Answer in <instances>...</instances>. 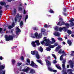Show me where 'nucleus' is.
<instances>
[{"label":"nucleus","mask_w":74,"mask_h":74,"mask_svg":"<svg viewBox=\"0 0 74 74\" xmlns=\"http://www.w3.org/2000/svg\"><path fill=\"white\" fill-rule=\"evenodd\" d=\"M15 36V35L12 34V35H9V36L7 35L5 36V39L6 41H9L10 40H13L14 37Z\"/></svg>","instance_id":"nucleus-1"},{"label":"nucleus","mask_w":74,"mask_h":74,"mask_svg":"<svg viewBox=\"0 0 74 74\" xmlns=\"http://www.w3.org/2000/svg\"><path fill=\"white\" fill-rule=\"evenodd\" d=\"M30 70L29 71L30 73H34L35 71L33 69H31L29 67H27L26 69H24L22 70V71L25 72V73H27L28 71Z\"/></svg>","instance_id":"nucleus-2"},{"label":"nucleus","mask_w":74,"mask_h":74,"mask_svg":"<svg viewBox=\"0 0 74 74\" xmlns=\"http://www.w3.org/2000/svg\"><path fill=\"white\" fill-rule=\"evenodd\" d=\"M31 53L32 55H34L35 54L36 58L38 59H40V56H39L37 51H32Z\"/></svg>","instance_id":"nucleus-3"},{"label":"nucleus","mask_w":74,"mask_h":74,"mask_svg":"<svg viewBox=\"0 0 74 74\" xmlns=\"http://www.w3.org/2000/svg\"><path fill=\"white\" fill-rule=\"evenodd\" d=\"M22 16L20 15L19 14V13L17 14L15 17V22H16L17 21V20L18 19V22H19L21 21V19H22Z\"/></svg>","instance_id":"nucleus-4"},{"label":"nucleus","mask_w":74,"mask_h":74,"mask_svg":"<svg viewBox=\"0 0 74 74\" xmlns=\"http://www.w3.org/2000/svg\"><path fill=\"white\" fill-rule=\"evenodd\" d=\"M5 68V66H3V65H1L0 66V74H5V71H3L1 70H4Z\"/></svg>","instance_id":"nucleus-5"},{"label":"nucleus","mask_w":74,"mask_h":74,"mask_svg":"<svg viewBox=\"0 0 74 74\" xmlns=\"http://www.w3.org/2000/svg\"><path fill=\"white\" fill-rule=\"evenodd\" d=\"M30 66L34 68H37V67H38V66L37 65L35 64L33 61H31V63L30 64Z\"/></svg>","instance_id":"nucleus-6"},{"label":"nucleus","mask_w":74,"mask_h":74,"mask_svg":"<svg viewBox=\"0 0 74 74\" xmlns=\"http://www.w3.org/2000/svg\"><path fill=\"white\" fill-rule=\"evenodd\" d=\"M45 41L46 42L45 44V46H50V45L51 44H50V43H49V41H50L49 39H48L47 40V39H45Z\"/></svg>","instance_id":"nucleus-7"},{"label":"nucleus","mask_w":74,"mask_h":74,"mask_svg":"<svg viewBox=\"0 0 74 74\" xmlns=\"http://www.w3.org/2000/svg\"><path fill=\"white\" fill-rule=\"evenodd\" d=\"M65 22H64L63 21H62L61 22L60 21L58 22L57 25H59V26H62V25H65Z\"/></svg>","instance_id":"nucleus-8"},{"label":"nucleus","mask_w":74,"mask_h":74,"mask_svg":"<svg viewBox=\"0 0 74 74\" xmlns=\"http://www.w3.org/2000/svg\"><path fill=\"white\" fill-rule=\"evenodd\" d=\"M17 31L16 32V33L17 35H18L19 32H21V30L19 28V27H17L16 28Z\"/></svg>","instance_id":"nucleus-9"},{"label":"nucleus","mask_w":74,"mask_h":74,"mask_svg":"<svg viewBox=\"0 0 74 74\" xmlns=\"http://www.w3.org/2000/svg\"><path fill=\"white\" fill-rule=\"evenodd\" d=\"M45 61L46 62V63L48 66H51V62L49 61L48 60L46 59L45 60Z\"/></svg>","instance_id":"nucleus-10"},{"label":"nucleus","mask_w":74,"mask_h":74,"mask_svg":"<svg viewBox=\"0 0 74 74\" xmlns=\"http://www.w3.org/2000/svg\"><path fill=\"white\" fill-rule=\"evenodd\" d=\"M60 34V33L56 32H55L54 35L56 36H57V37H59L60 36V34Z\"/></svg>","instance_id":"nucleus-11"},{"label":"nucleus","mask_w":74,"mask_h":74,"mask_svg":"<svg viewBox=\"0 0 74 74\" xmlns=\"http://www.w3.org/2000/svg\"><path fill=\"white\" fill-rule=\"evenodd\" d=\"M31 44L32 46L33 47H36V43L35 42H34V41L32 42Z\"/></svg>","instance_id":"nucleus-12"},{"label":"nucleus","mask_w":74,"mask_h":74,"mask_svg":"<svg viewBox=\"0 0 74 74\" xmlns=\"http://www.w3.org/2000/svg\"><path fill=\"white\" fill-rule=\"evenodd\" d=\"M35 42L36 44L38 46H39L40 45V42L39 41V40H37L35 41Z\"/></svg>","instance_id":"nucleus-13"},{"label":"nucleus","mask_w":74,"mask_h":74,"mask_svg":"<svg viewBox=\"0 0 74 74\" xmlns=\"http://www.w3.org/2000/svg\"><path fill=\"white\" fill-rule=\"evenodd\" d=\"M69 62L70 63V66H71V67H72V68H73V62H72V61H69Z\"/></svg>","instance_id":"nucleus-14"},{"label":"nucleus","mask_w":74,"mask_h":74,"mask_svg":"<svg viewBox=\"0 0 74 74\" xmlns=\"http://www.w3.org/2000/svg\"><path fill=\"white\" fill-rule=\"evenodd\" d=\"M49 12L50 13H51V14H54V13H55V12L52 10V9H50L49 11Z\"/></svg>","instance_id":"nucleus-15"},{"label":"nucleus","mask_w":74,"mask_h":74,"mask_svg":"<svg viewBox=\"0 0 74 74\" xmlns=\"http://www.w3.org/2000/svg\"><path fill=\"white\" fill-rule=\"evenodd\" d=\"M39 50L40 51V52H43V48H42V47L40 46V48L39 49Z\"/></svg>","instance_id":"nucleus-16"},{"label":"nucleus","mask_w":74,"mask_h":74,"mask_svg":"<svg viewBox=\"0 0 74 74\" xmlns=\"http://www.w3.org/2000/svg\"><path fill=\"white\" fill-rule=\"evenodd\" d=\"M44 27H45V28H48V27H51V25H48L47 24H45L44 26Z\"/></svg>","instance_id":"nucleus-17"},{"label":"nucleus","mask_w":74,"mask_h":74,"mask_svg":"<svg viewBox=\"0 0 74 74\" xmlns=\"http://www.w3.org/2000/svg\"><path fill=\"white\" fill-rule=\"evenodd\" d=\"M0 4L1 5H5L6 4V3H5V2H0Z\"/></svg>","instance_id":"nucleus-18"},{"label":"nucleus","mask_w":74,"mask_h":74,"mask_svg":"<svg viewBox=\"0 0 74 74\" xmlns=\"http://www.w3.org/2000/svg\"><path fill=\"white\" fill-rule=\"evenodd\" d=\"M12 62L13 65L14 64L16 63V61L14 59H12Z\"/></svg>","instance_id":"nucleus-19"},{"label":"nucleus","mask_w":74,"mask_h":74,"mask_svg":"<svg viewBox=\"0 0 74 74\" xmlns=\"http://www.w3.org/2000/svg\"><path fill=\"white\" fill-rule=\"evenodd\" d=\"M32 29L34 30H38V28L37 27H33L32 28Z\"/></svg>","instance_id":"nucleus-20"},{"label":"nucleus","mask_w":74,"mask_h":74,"mask_svg":"<svg viewBox=\"0 0 74 74\" xmlns=\"http://www.w3.org/2000/svg\"><path fill=\"white\" fill-rule=\"evenodd\" d=\"M48 69L49 71H53V70H52V68L50 66H48Z\"/></svg>","instance_id":"nucleus-21"},{"label":"nucleus","mask_w":74,"mask_h":74,"mask_svg":"<svg viewBox=\"0 0 74 74\" xmlns=\"http://www.w3.org/2000/svg\"><path fill=\"white\" fill-rule=\"evenodd\" d=\"M69 45H71L72 44L71 41V40H68L67 41Z\"/></svg>","instance_id":"nucleus-22"},{"label":"nucleus","mask_w":74,"mask_h":74,"mask_svg":"<svg viewBox=\"0 0 74 74\" xmlns=\"http://www.w3.org/2000/svg\"><path fill=\"white\" fill-rule=\"evenodd\" d=\"M63 54H62L61 55V56L60 58V60H63Z\"/></svg>","instance_id":"nucleus-23"},{"label":"nucleus","mask_w":74,"mask_h":74,"mask_svg":"<svg viewBox=\"0 0 74 74\" xmlns=\"http://www.w3.org/2000/svg\"><path fill=\"white\" fill-rule=\"evenodd\" d=\"M36 38H37L38 36V34L37 32H36L34 34Z\"/></svg>","instance_id":"nucleus-24"},{"label":"nucleus","mask_w":74,"mask_h":74,"mask_svg":"<svg viewBox=\"0 0 74 74\" xmlns=\"http://www.w3.org/2000/svg\"><path fill=\"white\" fill-rule=\"evenodd\" d=\"M56 67L58 69H59V70H62V68H61V67H60V66H58V65H56Z\"/></svg>","instance_id":"nucleus-25"},{"label":"nucleus","mask_w":74,"mask_h":74,"mask_svg":"<svg viewBox=\"0 0 74 74\" xmlns=\"http://www.w3.org/2000/svg\"><path fill=\"white\" fill-rule=\"evenodd\" d=\"M49 48H53L55 47V46L54 45H50L49 47Z\"/></svg>","instance_id":"nucleus-26"},{"label":"nucleus","mask_w":74,"mask_h":74,"mask_svg":"<svg viewBox=\"0 0 74 74\" xmlns=\"http://www.w3.org/2000/svg\"><path fill=\"white\" fill-rule=\"evenodd\" d=\"M67 33L69 34V35H70V34H71L72 32L71 31H70L69 30H67Z\"/></svg>","instance_id":"nucleus-27"},{"label":"nucleus","mask_w":74,"mask_h":74,"mask_svg":"<svg viewBox=\"0 0 74 74\" xmlns=\"http://www.w3.org/2000/svg\"><path fill=\"white\" fill-rule=\"evenodd\" d=\"M42 36V34L40 33L39 34V35H38V38H41Z\"/></svg>","instance_id":"nucleus-28"},{"label":"nucleus","mask_w":74,"mask_h":74,"mask_svg":"<svg viewBox=\"0 0 74 74\" xmlns=\"http://www.w3.org/2000/svg\"><path fill=\"white\" fill-rule=\"evenodd\" d=\"M52 56H53V57H54V58L55 59V60H56V56L55 55V54H52Z\"/></svg>","instance_id":"nucleus-29"},{"label":"nucleus","mask_w":74,"mask_h":74,"mask_svg":"<svg viewBox=\"0 0 74 74\" xmlns=\"http://www.w3.org/2000/svg\"><path fill=\"white\" fill-rule=\"evenodd\" d=\"M46 49L47 51H50L51 50V49L49 47L46 48Z\"/></svg>","instance_id":"nucleus-30"},{"label":"nucleus","mask_w":74,"mask_h":74,"mask_svg":"<svg viewBox=\"0 0 74 74\" xmlns=\"http://www.w3.org/2000/svg\"><path fill=\"white\" fill-rule=\"evenodd\" d=\"M14 16H15V14H16V9H14Z\"/></svg>","instance_id":"nucleus-31"},{"label":"nucleus","mask_w":74,"mask_h":74,"mask_svg":"<svg viewBox=\"0 0 74 74\" xmlns=\"http://www.w3.org/2000/svg\"><path fill=\"white\" fill-rule=\"evenodd\" d=\"M55 29L56 31H59V27H56L55 28Z\"/></svg>","instance_id":"nucleus-32"},{"label":"nucleus","mask_w":74,"mask_h":74,"mask_svg":"<svg viewBox=\"0 0 74 74\" xmlns=\"http://www.w3.org/2000/svg\"><path fill=\"white\" fill-rule=\"evenodd\" d=\"M65 25H66V26H67V28L68 29L69 27V24L68 23H65Z\"/></svg>","instance_id":"nucleus-33"},{"label":"nucleus","mask_w":74,"mask_h":74,"mask_svg":"<svg viewBox=\"0 0 74 74\" xmlns=\"http://www.w3.org/2000/svg\"><path fill=\"white\" fill-rule=\"evenodd\" d=\"M45 40H43L41 42V44H42V45H44L45 44V42H44Z\"/></svg>","instance_id":"nucleus-34"},{"label":"nucleus","mask_w":74,"mask_h":74,"mask_svg":"<svg viewBox=\"0 0 74 74\" xmlns=\"http://www.w3.org/2000/svg\"><path fill=\"white\" fill-rule=\"evenodd\" d=\"M58 29L60 32H62V30L63 29V27L62 28L61 27H60V28H59Z\"/></svg>","instance_id":"nucleus-35"},{"label":"nucleus","mask_w":74,"mask_h":74,"mask_svg":"<svg viewBox=\"0 0 74 74\" xmlns=\"http://www.w3.org/2000/svg\"><path fill=\"white\" fill-rule=\"evenodd\" d=\"M57 38L59 41H63V39L60 37L58 38Z\"/></svg>","instance_id":"nucleus-36"},{"label":"nucleus","mask_w":74,"mask_h":74,"mask_svg":"<svg viewBox=\"0 0 74 74\" xmlns=\"http://www.w3.org/2000/svg\"><path fill=\"white\" fill-rule=\"evenodd\" d=\"M20 26H23V21H21V22L20 23Z\"/></svg>","instance_id":"nucleus-37"},{"label":"nucleus","mask_w":74,"mask_h":74,"mask_svg":"<svg viewBox=\"0 0 74 74\" xmlns=\"http://www.w3.org/2000/svg\"><path fill=\"white\" fill-rule=\"evenodd\" d=\"M27 63H29V64H30V60L29 59H27Z\"/></svg>","instance_id":"nucleus-38"},{"label":"nucleus","mask_w":74,"mask_h":74,"mask_svg":"<svg viewBox=\"0 0 74 74\" xmlns=\"http://www.w3.org/2000/svg\"><path fill=\"white\" fill-rule=\"evenodd\" d=\"M22 10H23V9L22 8L20 7L18 8L19 11H22Z\"/></svg>","instance_id":"nucleus-39"},{"label":"nucleus","mask_w":74,"mask_h":74,"mask_svg":"<svg viewBox=\"0 0 74 74\" xmlns=\"http://www.w3.org/2000/svg\"><path fill=\"white\" fill-rule=\"evenodd\" d=\"M63 10L65 12H66L67 9L66 8H64L63 9Z\"/></svg>","instance_id":"nucleus-40"},{"label":"nucleus","mask_w":74,"mask_h":74,"mask_svg":"<svg viewBox=\"0 0 74 74\" xmlns=\"http://www.w3.org/2000/svg\"><path fill=\"white\" fill-rule=\"evenodd\" d=\"M62 66L64 69H65V67H66V66H65V64H62Z\"/></svg>","instance_id":"nucleus-41"},{"label":"nucleus","mask_w":74,"mask_h":74,"mask_svg":"<svg viewBox=\"0 0 74 74\" xmlns=\"http://www.w3.org/2000/svg\"><path fill=\"white\" fill-rule=\"evenodd\" d=\"M51 40L53 42H56V40H55V39L53 38L51 39Z\"/></svg>","instance_id":"nucleus-42"},{"label":"nucleus","mask_w":74,"mask_h":74,"mask_svg":"<svg viewBox=\"0 0 74 74\" xmlns=\"http://www.w3.org/2000/svg\"><path fill=\"white\" fill-rule=\"evenodd\" d=\"M45 32V29H42L41 30V32L42 33H44Z\"/></svg>","instance_id":"nucleus-43"},{"label":"nucleus","mask_w":74,"mask_h":74,"mask_svg":"<svg viewBox=\"0 0 74 74\" xmlns=\"http://www.w3.org/2000/svg\"><path fill=\"white\" fill-rule=\"evenodd\" d=\"M65 63H66V60H63L62 63H63V64H65Z\"/></svg>","instance_id":"nucleus-44"},{"label":"nucleus","mask_w":74,"mask_h":74,"mask_svg":"<svg viewBox=\"0 0 74 74\" xmlns=\"http://www.w3.org/2000/svg\"><path fill=\"white\" fill-rule=\"evenodd\" d=\"M63 14L65 16H67V13H64L63 12Z\"/></svg>","instance_id":"nucleus-45"},{"label":"nucleus","mask_w":74,"mask_h":74,"mask_svg":"<svg viewBox=\"0 0 74 74\" xmlns=\"http://www.w3.org/2000/svg\"><path fill=\"white\" fill-rule=\"evenodd\" d=\"M12 28L13 27H12L11 25L9 26L8 27V29H12Z\"/></svg>","instance_id":"nucleus-46"},{"label":"nucleus","mask_w":74,"mask_h":74,"mask_svg":"<svg viewBox=\"0 0 74 74\" xmlns=\"http://www.w3.org/2000/svg\"><path fill=\"white\" fill-rule=\"evenodd\" d=\"M63 28L64 29V32H67V29H66V28L65 27H63Z\"/></svg>","instance_id":"nucleus-47"},{"label":"nucleus","mask_w":74,"mask_h":74,"mask_svg":"<svg viewBox=\"0 0 74 74\" xmlns=\"http://www.w3.org/2000/svg\"><path fill=\"white\" fill-rule=\"evenodd\" d=\"M59 21H60V22H62V21H63V18H59Z\"/></svg>","instance_id":"nucleus-48"},{"label":"nucleus","mask_w":74,"mask_h":74,"mask_svg":"<svg viewBox=\"0 0 74 74\" xmlns=\"http://www.w3.org/2000/svg\"><path fill=\"white\" fill-rule=\"evenodd\" d=\"M36 61L38 62V63H41V60H36Z\"/></svg>","instance_id":"nucleus-49"},{"label":"nucleus","mask_w":74,"mask_h":74,"mask_svg":"<svg viewBox=\"0 0 74 74\" xmlns=\"http://www.w3.org/2000/svg\"><path fill=\"white\" fill-rule=\"evenodd\" d=\"M71 25L72 26H74V23L73 22L71 23Z\"/></svg>","instance_id":"nucleus-50"},{"label":"nucleus","mask_w":74,"mask_h":74,"mask_svg":"<svg viewBox=\"0 0 74 74\" xmlns=\"http://www.w3.org/2000/svg\"><path fill=\"white\" fill-rule=\"evenodd\" d=\"M21 59L22 60H24V58L23 57V56H22L21 57Z\"/></svg>","instance_id":"nucleus-51"},{"label":"nucleus","mask_w":74,"mask_h":74,"mask_svg":"<svg viewBox=\"0 0 74 74\" xmlns=\"http://www.w3.org/2000/svg\"><path fill=\"white\" fill-rule=\"evenodd\" d=\"M8 24L4 25H3L4 27H8Z\"/></svg>","instance_id":"nucleus-52"},{"label":"nucleus","mask_w":74,"mask_h":74,"mask_svg":"<svg viewBox=\"0 0 74 74\" xmlns=\"http://www.w3.org/2000/svg\"><path fill=\"white\" fill-rule=\"evenodd\" d=\"M14 26H15V23H13L12 24L11 26L12 27H14Z\"/></svg>","instance_id":"nucleus-53"},{"label":"nucleus","mask_w":74,"mask_h":74,"mask_svg":"<svg viewBox=\"0 0 74 74\" xmlns=\"http://www.w3.org/2000/svg\"><path fill=\"white\" fill-rule=\"evenodd\" d=\"M74 19H73V20H70L69 21V22H71V23H72V22H73V21H74Z\"/></svg>","instance_id":"nucleus-54"},{"label":"nucleus","mask_w":74,"mask_h":74,"mask_svg":"<svg viewBox=\"0 0 74 74\" xmlns=\"http://www.w3.org/2000/svg\"><path fill=\"white\" fill-rule=\"evenodd\" d=\"M53 63H54L55 64H56V63H57L56 60H54L53 61Z\"/></svg>","instance_id":"nucleus-55"},{"label":"nucleus","mask_w":74,"mask_h":74,"mask_svg":"<svg viewBox=\"0 0 74 74\" xmlns=\"http://www.w3.org/2000/svg\"><path fill=\"white\" fill-rule=\"evenodd\" d=\"M3 12V10H1L0 11V15H1V13Z\"/></svg>","instance_id":"nucleus-56"},{"label":"nucleus","mask_w":74,"mask_h":74,"mask_svg":"<svg viewBox=\"0 0 74 74\" xmlns=\"http://www.w3.org/2000/svg\"><path fill=\"white\" fill-rule=\"evenodd\" d=\"M52 71L54 72V73H56V72H57V71L56 70H53Z\"/></svg>","instance_id":"nucleus-57"},{"label":"nucleus","mask_w":74,"mask_h":74,"mask_svg":"<svg viewBox=\"0 0 74 74\" xmlns=\"http://www.w3.org/2000/svg\"><path fill=\"white\" fill-rule=\"evenodd\" d=\"M61 51H62V50L60 49L58 52V53H62V52H61Z\"/></svg>","instance_id":"nucleus-58"},{"label":"nucleus","mask_w":74,"mask_h":74,"mask_svg":"<svg viewBox=\"0 0 74 74\" xmlns=\"http://www.w3.org/2000/svg\"><path fill=\"white\" fill-rule=\"evenodd\" d=\"M58 45V43H56L54 45L55 46V47H56V46H57V45Z\"/></svg>","instance_id":"nucleus-59"},{"label":"nucleus","mask_w":74,"mask_h":74,"mask_svg":"<svg viewBox=\"0 0 74 74\" xmlns=\"http://www.w3.org/2000/svg\"><path fill=\"white\" fill-rule=\"evenodd\" d=\"M27 18H28V15H26L25 16V19H27Z\"/></svg>","instance_id":"nucleus-60"},{"label":"nucleus","mask_w":74,"mask_h":74,"mask_svg":"<svg viewBox=\"0 0 74 74\" xmlns=\"http://www.w3.org/2000/svg\"><path fill=\"white\" fill-rule=\"evenodd\" d=\"M49 42V43L50 44H53V42H51V41H50V42Z\"/></svg>","instance_id":"nucleus-61"},{"label":"nucleus","mask_w":74,"mask_h":74,"mask_svg":"<svg viewBox=\"0 0 74 74\" xmlns=\"http://www.w3.org/2000/svg\"><path fill=\"white\" fill-rule=\"evenodd\" d=\"M22 64V63H18V66H20V65H21Z\"/></svg>","instance_id":"nucleus-62"},{"label":"nucleus","mask_w":74,"mask_h":74,"mask_svg":"<svg viewBox=\"0 0 74 74\" xmlns=\"http://www.w3.org/2000/svg\"><path fill=\"white\" fill-rule=\"evenodd\" d=\"M9 7H10V6L8 5H6V6H5V7L6 8H8Z\"/></svg>","instance_id":"nucleus-63"},{"label":"nucleus","mask_w":74,"mask_h":74,"mask_svg":"<svg viewBox=\"0 0 74 74\" xmlns=\"http://www.w3.org/2000/svg\"><path fill=\"white\" fill-rule=\"evenodd\" d=\"M14 29H12L11 31V33H13V31Z\"/></svg>","instance_id":"nucleus-64"}]
</instances>
